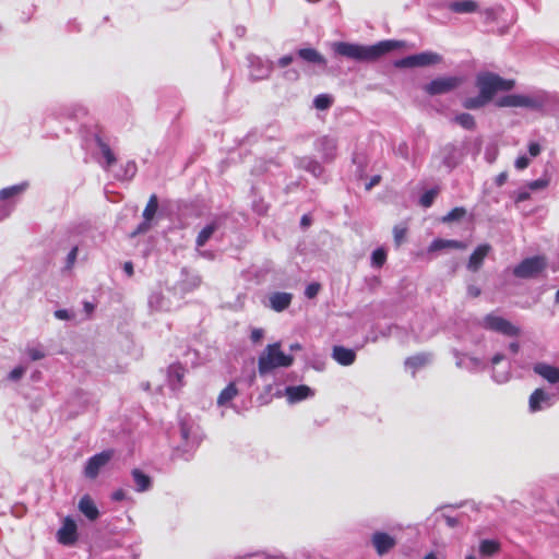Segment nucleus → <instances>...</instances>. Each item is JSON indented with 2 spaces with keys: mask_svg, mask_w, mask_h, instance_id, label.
Instances as JSON below:
<instances>
[{
  "mask_svg": "<svg viewBox=\"0 0 559 559\" xmlns=\"http://www.w3.org/2000/svg\"><path fill=\"white\" fill-rule=\"evenodd\" d=\"M402 47H404V43L394 39L381 40L371 46L346 41H336L333 44L335 53L356 61H374L383 55Z\"/></svg>",
  "mask_w": 559,
  "mask_h": 559,
  "instance_id": "nucleus-1",
  "label": "nucleus"
},
{
  "mask_svg": "<svg viewBox=\"0 0 559 559\" xmlns=\"http://www.w3.org/2000/svg\"><path fill=\"white\" fill-rule=\"evenodd\" d=\"M476 87L489 102L492 100L498 92L511 91L514 85V80H507L493 72H480L476 76Z\"/></svg>",
  "mask_w": 559,
  "mask_h": 559,
  "instance_id": "nucleus-2",
  "label": "nucleus"
},
{
  "mask_svg": "<svg viewBox=\"0 0 559 559\" xmlns=\"http://www.w3.org/2000/svg\"><path fill=\"white\" fill-rule=\"evenodd\" d=\"M293 356L286 355L281 350V344L274 343L266 346L258 360L260 374L270 372L278 367H289L293 365Z\"/></svg>",
  "mask_w": 559,
  "mask_h": 559,
  "instance_id": "nucleus-3",
  "label": "nucleus"
},
{
  "mask_svg": "<svg viewBox=\"0 0 559 559\" xmlns=\"http://www.w3.org/2000/svg\"><path fill=\"white\" fill-rule=\"evenodd\" d=\"M547 267L545 257L535 255L521 261L513 270V274L519 278L536 277Z\"/></svg>",
  "mask_w": 559,
  "mask_h": 559,
  "instance_id": "nucleus-4",
  "label": "nucleus"
},
{
  "mask_svg": "<svg viewBox=\"0 0 559 559\" xmlns=\"http://www.w3.org/2000/svg\"><path fill=\"white\" fill-rule=\"evenodd\" d=\"M464 82L461 76H440L424 86L428 95H441L456 90Z\"/></svg>",
  "mask_w": 559,
  "mask_h": 559,
  "instance_id": "nucleus-5",
  "label": "nucleus"
},
{
  "mask_svg": "<svg viewBox=\"0 0 559 559\" xmlns=\"http://www.w3.org/2000/svg\"><path fill=\"white\" fill-rule=\"evenodd\" d=\"M483 326L486 330L495 331L507 336H519L520 329L502 317L489 313L483 319Z\"/></svg>",
  "mask_w": 559,
  "mask_h": 559,
  "instance_id": "nucleus-6",
  "label": "nucleus"
},
{
  "mask_svg": "<svg viewBox=\"0 0 559 559\" xmlns=\"http://www.w3.org/2000/svg\"><path fill=\"white\" fill-rule=\"evenodd\" d=\"M441 60L440 56L435 52H420L417 55H412L402 59H399L394 62L396 68H416V67H427L430 64H436Z\"/></svg>",
  "mask_w": 559,
  "mask_h": 559,
  "instance_id": "nucleus-7",
  "label": "nucleus"
},
{
  "mask_svg": "<svg viewBox=\"0 0 559 559\" xmlns=\"http://www.w3.org/2000/svg\"><path fill=\"white\" fill-rule=\"evenodd\" d=\"M496 105L498 107H526L531 109H540L543 107V102L534 97L512 94L500 97Z\"/></svg>",
  "mask_w": 559,
  "mask_h": 559,
  "instance_id": "nucleus-8",
  "label": "nucleus"
},
{
  "mask_svg": "<svg viewBox=\"0 0 559 559\" xmlns=\"http://www.w3.org/2000/svg\"><path fill=\"white\" fill-rule=\"evenodd\" d=\"M114 456V450H105L100 453H97L88 459L85 468H84V475L90 478L94 479L98 476L100 469L107 465V463L111 460Z\"/></svg>",
  "mask_w": 559,
  "mask_h": 559,
  "instance_id": "nucleus-9",
  "label": "nucleus"
},
{
  "mask_svg": "<svg viewBox=\"0 0 559 559\" xmlns=\"http://www.w3.org/2000/svg\"><path fill=\"white\" fill-rule=\"evenodd\" d=\"M57 540L64 546L74 545L78 540V526L75 521L67 516L57 532Z\"/></svg>",
  "mask_w": 559,
  "mask_h": 559,
  "instance_id": "nucleus-10",
  "label": "nucleus"
},
{
  "mask_svg": "<svg viewBox=\"0 0 559 559\" xmlns=\"http://www.w3.org/2000/svg\"><path fill=\"white\" fill-rule=\"evenodd\" d=\"M371 543L379 556L388 554L396 545L393 536L384 532H376L372 534Z\"/></svg>",
  "mask_w": 559,
  "mask_h": 559,
  "instance_id": "nucleus-11",
  "label": "nucleus"
},
{
  "mask_svg": "<svg viewBox=\"0 0 559 559\" xmlns=\"http://www.w3.org/2000/svg\"><path fill=\"white\" fill-rule=\"evenodd\" d=\"M490 250H491L490 245H488V243L479 245L471 254L469 260L467 262V269L474 273L479 271L484 263L485 258L488 255Z\"/></svg>",
  "mask_w": 559,
  "mask_h": 559,
  "instance_id": "nucleus-12",
  "label": "nucleus"
},
{
  "mask_svg": "<svg viewBox=\"0 0 559 559\" xmlns=\"http://www.w3.org/2000/svg\"><path fill=\"white\" fill-rule=\"evenodd\" d=\"M543 404L546 406L551 405V395L543 389H536L530 395L528 407L532 413L539 412L543 408Z\"/></svg>",
  "mask_w": 559,
  "mask_h": 559,
  "instance_id": "nucleus-13",
  "label": "nucleus"
},
{
  "mask_svg": "<svg viewBox=\"0 0 559 559\" xmlns=\"http://www.w3.org/2000/svg\"><path fill=\"white\" fill-rule=\"evenodd\" d=\"M317 144L325 160L331 162L335 158L337 151V140L335 138L324 135L318 140Z\"/></svg>",
  "mask_w": 559,
  "mask_h": 559,
  "instance_id": "nucleus-14",
  "label": "nucleus"
},
{
  "mask_svg": "<svg viewBox=\"0 0 559 559\" xmlns=\"http://www.w3.org/2000/svg\"><path fill=\"white\" fill-rule=\"evenodd\" d=\"M533 370L535 373L544 378L546 381H548L551 384H556L559 382V368L545 364V362H537L534 365Z\"/></svg>",
  "mask_w": 559,
  "mask_h": 559,
  "instance_id": "nucleus-15",
  "label": "nucleus"
},
{
  "mask_svg": "<svg viewBox=\"0 0 559 559\" xmlns=\"http://www.w3.org/2000/svg\"><path fill=\"white\" fill-rule=\"evenodd\" d=\"M186 376V368L180 362H174L168 367V381L174 390L183 386V378Z\"/></svg>",
  "mask_w": 559,
  "mask_h": 559,
  "instance_id": "nucleus-16",
  "label": "nucleus"
},
{
  "mask_svg": "<svg viewBox=\"0 0 559 559\" xmlns=\"http://www.w3.org/2000/svg\"><path fill=\"white\" fill-rule=\"evenodd\" d=\"M285 394L290 403H297L313 395V391L308 385L300 384L287 386Z\"/></svg>",
  "mask_w": 559,
  "mask_h": 559,
  "instance_id": "nucleus-17",
  "label": "nucleus"
},
{
  "mask_svg": "<svg viewBox=\"0 0 559 559\" xmlns=\"http://www.w3.org/2000/svg\"><path fill=\"white\" fill-rule=\"evenodd\" d=\"M297 56L305 62L326 67V59L314 48H301L297 50Z\"/></svg>",
  "mask_w": 559,
  "mask_h": 559,
  "instance_id": "nucleus-18",
  "label": "nucleus"
},
{
  "mask_svg": "<svg viewBox=\"0 0 559 559\" xmlns=\"http://www.w3.org/2000/svg\"><path fill=\"white\" fill-rule=\"evenodd\" d=\"M332 357L342 366H350L355 362L356 353L350 348L336 345L333 347Z\"/></svg>",
  "mask_w": 559,
  "mask_h": 559,
  "instance_id": "nucleus-19",
  "label": "nucleus"
},
{
  "mask_svg": "<svg viewBox=\"0 0 559 559\" xmlns=\"http://www.w3.org/2000/svg\"><path fill=\"white\" fill-rule=\"evenodd\" d=\"M79 510L90 520L95 521L99 516L98 508L93 499L85 495L80 499Z\"/></svg>",
  "mask_w": 559,
  "mask_h": 559,
  "instance_id": "nucleus-20",
  "label": "nucleus"
},
{
  "mask_svg": "<svg viewBox=\"0 0 559 559\" xmlns=\"http://www.w3.org/2000/svg\"><path fill=\"white\" fill-rule=\"evenodd\" d=\"M293 295L289 293H274L270 296V305L276 312L284 311L292 304Z\"/></svg>",
  "mask_w": 559,
  "mask_h": 559,
  "instance_id": "nucleus-21",
  "label": "nucleus"
},
{
  "mask_svg": "<svg viewBox=\"0 0 559 559\" xmlns=\"http://www.w3.org/2000/svg\"><path fill=\"white\" fill-rule=\"evenodd\" d=\"M429 360H430L429 354L418 353V354L407 357L405 360V366L407 368L412 369L413 374H415V372L418 369L425 367L429 362Z\"/></svg>",
  "mask_w": 559,
  "mask_h": 559,
  "instance_id": "nucleus-22",
  "label": "nucleus"
},
{
  "mask_svg": "<svg viewBox=\"0 0 559 559\" xmlns=\"http://www.w3.org/2000/svg\"><path fill=\"white\" fill-rule=\"evenodd\" d=\"M445 248L464 250V249H466V245L460 240H449V239L437 238L430 243L429 250L437 251V250H441V249H445Z\"/></svg>",
  "mask_w": 559,
  "mask_h": 559,
  "instance_id": "nucleus-23",
  "label": "nucleus"
},
{
  "mask_svg": "<svg viewBox=\"0 0 559 559\" xmlns=\"http://www.w3.org/2000/svg\"><path fill=\"white\" fill-rule=\"evenodd\" d=\"M501 550V545L496 539H483L479 543V555L481 557H492Z\"/></svg>",
  "mask_w": 559,
  "mask_h": 559,
  "instance_id": "nucleus-24",
  "label": "nucleus"
},
{
  "mask_svg": "<svg viewBox=\"0 0 559 559\" xmlns=\"http://www.w3.org/2000/svg\"><path fill=\"white\" fill-rule=\"evenodd\" d=\"M478 5L473 0L455 1L449 4V9L454 13H472L477 10Z\"/></svg>",
  "mask_w": 559,
  "mask_h": 559,
  "instance_id": "nucleus-25",
  "label": "nucleus"
},
{
  "mask_svg": "<svg viewBox=\"0 0 559 559\" xmlns=\"http://www.w3.org/2000/svg\"><path fill=\"white\" fill-rule=\"evenodd\" d=\"M132 476H133L134 483L136 485L138 491L142 492V491L147 490L151 487L152 481H151L150 476L144 474L140 469L134 468L132 471Z\"/></svg>",
  "mask_w": 559,
  "mask_h": 559,
  "instance_id": "nucleus-26",
  "label": "nucleus"
},
{
  "mask_svg": "<svg viewBox=\"0 0 559 559\" xmlns=\"http://www.w3.org/2000/svg\"><path fill=\"white\" fill-rule=\"evenodd\" d=\"M238 394V389L234 382H230L225 389H223L217 397V404L223 406L235 399Z\"/></svg>",
  "mask_w": 559,
  "mask_h": 559,
  "instance_id": "nucleus-27",
  "label": "nucleus"
},
{
  "mask_svg": "<svg viewBox=\"0 0 559 559\" xmlns=\"http://www.w3.org/2000/svg\"><path fill=\"white\" fill-rule=\"evenodd\" d=\"M488 103L489 100L479 92L477 96L465 98L462 106L465 109L475 110L485 107Z\"/></svg>",
  "mask_w": 559,
  "mask_h": 559,
  "instance_id": "nucleus-28",
  "label": "nucleus"
},
{
  "mask_svg": "<svg viewBox=\"0 0 559 559\" xmlns=\"http://www.w3.org/2000/svg\"><path fill=\"white\" fill-rule=\"evenodd\" d=\"M95 140H96L98 147L102 151L103 156L106 159V166L109 168L112 165H115L117 159H116L114 152L109 147V145L106 142H104L100 136H96Z\"/></svg>",
  "mask_w": 559,
  "mask_h": 559,
  "instance_id": "nucleus-29",
  "label": "nucleus"
},
{
  "mask_svg": "<svg viewBox=\"0 0 559 559\" xmlns=\"http://www.w3.org/2000/svg\"><path fill=\"white\" fill-rule=\"evenodd\" d=\"M216 229H217L216 223H211V224L206 225L204 228H202V230L199 233L197 240H195L197 247L198 248L203 247L209 241V239L213 236V234L215 233Z\"/></svg>",
  "mask_w": 559,
  "mask_h": 559,
  "instance_id": "nucleus-30",
  "label": "nucleus"
},
{
  "mask_svg": "<svg viewBox=\"0 0 559 559\" xmlns=\"http://www.w3.org/2000/svg\"><path fill=\"white\" fill-rule=\"evenodd\" d=\"M26 183H21L1 189L0 201H4L21 194L26 189Z\"/></svg>",
  "mask_w": 559,
  "mask_h": 559,
  "instance_id": "nucleus-31",
  "label": "nucleus"
},
{
  "mask_svg": "<svg viewBox=\"0 0 559 559\" xmlns=\"http://www.w3.org/2000/svg\"><path fill=\"white\" fill-rule=\"evenodd\" d=\"M454 122L466 130H474L476 128L475 118L468 112H462L454 117Z\"/></svg>",
  "mask_w": 559,
  "mask_h": 559,
  "instance_id": "nucleus-32",
  "label": "nucleus"
},
{
  "mask_svg": "<svg viewBox=\"0 0 559 559\" xmlns=\"http://www.w3.org/2000/svg\"><path fill=\"white\" fill-rule=\"evenodd\" d=\"M158 209V198L156 194H152L146 203V206L143 211V218L145 221H152L156 215Z\"/></svg>",
  "mask_w": 559,
  "mask_h": 559,
  "instance_id": "nucleus-33",
  "label": "nucleus"
},
{
  "mask_svg": "<svg viewBox=\"0 0 559 559\" xmlns=\"http://www.w3.org/2000/svg\"><path fill=\"white\" fill-rule=\"evenodd\" d=\"M333 99L328 94H320L313 100V105L318 110H326L331 107Z\"/></svg>",
  "mask_w": 559,
  "mask_h": 559,
  "instance_id": "nucleus-34",
  "label": "nucleus"
},
{
  "mask_svg": "<svg viewBox=\"0 0 559 559\" xmlns=\"http://www.w3.org/2000/svg\"><path fill=\"white\" fill-rule=\"evenodd\" d=\"M466 215V210L464 207H454L443 218L442 222L451 223L462 219Z\"/></svg>",
  "mask_w": 559,
  "mask_h": 559,
  "instance_id": "nucleus-35",
  "label": "nucleus"
},
{
  "mask_svg": "<svg viewBox=\"0 0 559 559\" xmlns=\"http://www.w3.org/2000/svg\"><path fill=\"white\" fill-rule=\"evenodd\" d=\"M386 261V252L383 248H378L372 252L371 263L376 267H381Z\"/></svg>",
  "mask_w": 559,
  "mask_h": 559,
  "instance_id": "nucleus-36",
  "label": "nucleus"
},
{
  "mask_svg": "<svg viewBox=\"0 0 559 559\" xmlns=\"http://www.w3.org/2000/svg\"><path fill=\"white\" fill-rule=\"evenodd\" d=\"M436 197H437V191L435 189L426 191L420 197V200H419L420 205H423L424 207L431 206V204L433 203V200H435Z\"/></svg>",
  "mask_w": 559,
  "mask_h": 559,
  "instance_id": "nucleus-37",
  "label": "nucleus"
},
{
  "mask_svg": "<svg viewBox=\"0 0 559 559\" xmlns=\"http://www.w3.org/2000/svg\"><path fill=\"white\" fill-rule=\"evenodd\" d=\"M407 228L405 226H395L393 228L394 242L400 246L406 237Z\"/></svg>",
  "mask_w": 559,
  "mask_h": 559,
  "instance_id": "nucleus-38",
  "label": "nucleus"
},
{
  "mask_svg": "<svg viewBox=\"0 0 559 559\" xmlns=\"http://www.w3.org/2000/svg\"><path fill=\"white\" fill-rule=\"evenodd\" d=\"M321 288V285L319 283H311L306 287L305 295L311 299L314 298L319 290Z\"/></svg>",
  "mask_w": 559,
  "mask_h": 559,
  "instance_id": "nucleus-39",
  "label": "nucleus"
},
{
  "mask_svg": "<svg viewBox=\"0 0 559 559\" xmlns=\"http://www.w3.org/2000/svg\"><path fill=\"white\" fill-rule=\"evenodd\" d=\"M25 373V368L24 367H15L10 373H9V379L10 380H13V381H16L19 379H21L23 377V374Z\"/></svg>",
  "mask_w": 559,
  "mask_h": 559,
  "instance_id": "nucleus-40",
  "label": "nucleus"
},
{
  "mask_svg": "<svg viewBox=\"0 0 559 559\" xmlns=\"http://www.w3.org/2000/svg\"><path fill=\"white\" fill-rule=\"evenodd\" d=\"M548 186V180L546 179H537L528 183V188L531 190H539L544 189Z\"/></svg>",
  "mask_w": 559,
  "mask_h": 559,
  "instance_id": "nucleus-41",
  "label": "nucleus"
},
{
  "mask_svg": "<svg viewBox=\"0 0 559 559\" xmlns=\"http://www.w3.org/2000/svg\"><path fill=\"white\" fill-rule=\"evenodd\" d=\"M151 228V221H145L142 222L138 227L132 233V236H136V235H140V234H144L146 233L148 229Z\"/></svg>",
  "mask_w": 559,
  "mask_h": 559,
  "instance_id": "nucleus-42",
  "label": "nucleus"
},
{
  "mask_svg": "<svg viewBox=\"0 0 559 559\" xmlns=\"http://www.w3.org/2000/svg\"><path fill=\"white\" fill-rule=\"evenodd\" d=\"M27 354L32 360H39L45 357V353L37 348H29Z\"/></svg>",
  "mask_w": 559,
  "mask_h": 559,
  "instance_id": "nucleus-43",
  "label": "nucleus"
},
{
  "mask_svg": "<svg viewBox=\"0 0 559 559\" xmlns=\"http://www.w3.org/2000/svg\"><path fill=\"white\" fill-rule=\"evenodd\" d=\"M530 164V159L526 156H519L515 160V167L519 170L525 169Z\"/></svg>",
  "mask_w": 559,
  "mask_h": 559,
  "instance_id": "nucleus-44",
  "label": "nucleus"
},
{
  "mask_svg": "<svg viewBox=\"0 0 559 559\" xmlns=\"http://www.w3.org/2000/svg\"><path fill=\"white\" fill-rule=\"evenodd\" d=\"M76 255H78V247H74L72 248V250L69 252L68 257H67V266L68 267H71L75 260H76Z\"/></svg>",
  "mask_w": 559,
  "mask_h": 559,
  "instance_id": "nucleus-45",
  "label": "nucleus"
},
{
  "mask_svg": "<svg viewBox=\"0 0 559 559\" xmlns=\"http://www.w3.org/2000/svg\"><path fill=\"white\" fill-rule=\"evenodd\" d=\"M528 153L531 154V156H534V157L539 155V153H540L539 144L536 143V142L530 143V145H528Z\"/></svg>",
  "mask_w": 559,
  "mask_h": 559,
  "instance_id": "nucleus-46",
  "label": "nucleus"
},
{
  "mask_svg": "<svg viewBox=\"0 0 559 559\" xmlns=\"http://www.w3.org/2000/svg\"><path fill=\"white\" fill-rule=\"evenodd\" d=\"M467 294H468L471 297L476 298V297L480 296L481 290H480V288H479L478 286H476V285H469V286L467 287Z\"/></svg>",
  "mask_w": 559,
  "mask_h": 559,
  "instance_id": "nucleus-47",
  "label": "nucleus"
},
{
  "mask_svg": "<svg viewBox=\"0 0 559 559\" xmlns=\"http://www.w3.org/2000/svg\"><path fill=\"white\" fill-rule=\"evenodd\" d=\"M293 62V56H283L278 59V66L281 68H286Z\"/></svg>",
  "mask_w": 559,
  "mask_h": 559,
  "instance_id": "nucleus-48",
  "label": "nucleus"
},
{
  "mask_svg": "<svg viewBox=\"0 0 559 559\" xmlns=\"http://www.w3.org/2000/svg\"><path fill=\"white\" fill-rule=\"evenodd\" d=\"M507 180H508V173L502 171L496 177V185L498 187H501L507 182Z\"/></svg>",
  "mask_w": 559,
  "mask_h": 559,
  "instance_id": "nucleus-49",
  "label": "nucleus"
},
{
  "mask_svg": "<svg viewBox=\"0 0 559 559\" xmlns=\"http://www.w3.org/2000/svg\"><path fill=\"white\" fill-rule=\"evenodd\" d=\"M263 336V332L262 330H259V329H254L252 332H251V341L257 343L259 342Z\"/></svg>",
  "mask_w": 559,
  "mask_h": 559,
  "instance_id": "nucleus-50",
  "label": "nucleus"
},
{
  "mask_svg": "<svg viewBox=\"0 0 559 559\" xmlns=\"http://www.w3.org/2000/svg\"><path fill=\"white\" fill-rule=\"evenodd\" d=\"M55 317L60 320H67L70 318L68 311L64 309L57 310L55 312Z\"/></svg>",
  "mask_w": 559,
  "mask_h": 559,
  "instance_id": "nucleus-51",
  "label": "nucleus"
},
{
  "mask_svg": "<svg viewBox=\"0 0 559 559\" xmlns=\"http://www.w3.org/2000/svg\"><path fill=\"white\" fill-rule=\"evenodd\" d=\"M123 271L127 273L128 276H132L134 273L132 262H130V261L126 262L123 264Z\"/></svg>",
  "mask_w": 559,
  "mask_h": 559,
  "instance_id": "nucleus-52",
  "label": "nucleus"
},
{
  "mask_svg": "<svg viewBox=\"0 0 559 559\" xmlns=\"http://www.w3.org/2000/svg\"><path fill=\"white\" fill-rule=\"evenodd\" d=\"M126 497L124 491L119 489L112 493V499L116 501H121Z\"/></svg>",
  "mask_w": 559,
  "mask_h": 559,
  "instance_id": "nucleus-53",
  "label": "nucleus"
},
{
  "mask_svg": "<svg viewBox=\"0 0 559 559\" xmlns=\"http://www.w3.org/2000/svg\"><path fill=\"white\" fill-rule=\"evenodd\" d=\"M381 180V177L379 175L377 176H373L371 179H370V182L367 185V189H371L373 186L378 185Z\"/></svg>",
  "mask_w": 559,
  "mask_h": 559,
  "instance_id": "nucleus-54",
  "label": "nucleus"
},
{
  "mask_svg": "<svg viewBox=\"0 0 559 559\" xmlns=\"http://www.w3.org/2000/svg\"><path fill=\"white\" fill-rule=\"evenodd\" d=\"M445 523L450 526V527H454L457 525L459 521L455 519V518H452V516H445Z\"/></svg>",
  "mask_w": 559,
  "mask_h": 559,
  "instance_id": "nucleus-55",
  "label": "nucleus"
},
{
  "mask_svg": "<svg viewBox=\"0 0 559 559\" xmlns=\"http://www.w3.org/2000/svg\"><path fill=\"white\" fill-rule=\"evenodd\" d=\"M504 359V356L502 354H496L492 358H491V362L492 365H498L500 361H502Z\"/></svg>",
  "mask_w": 559,
  "mask_h": 559,
  "instance_id": "nucleus-56",
  "label": "nucleus"
},
{
  "mask_svg": "<svg viewBox=\"0 0 559 559\" xmlns=\"http://www.w3.org/2000/svg\"><path fill=\"white\" fill-rule=\"evenodd\" d=\"M180 430L182 438L187 440L189 438V428L187 427V425L182 424Z\"/></svg>",
  "mask_w": 559,
  "mask_h": 559,
  "instance_id": "nucleus-57",
  "label": "nucleus"
},
{
  "mask_svg": "<svg viewBox=\"0 0 559 559\" xmlns=\"http://www.w3.org/2000/svg\"><path fill=\"white\" fill-rule=\"evenodd\" d=\"M509 348L510 350L513 353V354H518L519 350H520V345L518 342H512L510 345H509Z\"/></svg>",
  "mask_w": 559,
  "mask_h": 559,
  "instance_id": "nucleus-58",
  "label": "nucleus"
},
{
  "mask_svg": "<svg viewBox=\"0 0 559 559\" xmlns=\"http://www.w3.org/2000/svg\"><path fill=\"white\" fill-rule=\"evenodd\" d=\"M310 222H311V221H310V218H309L307 215H304V216L301 217V225H302V226H309V225H310Z\"/></svg>",
  "mask_w": 559,
  "mask_h": 559,
  "instance_id": "nucleus-59",
  "label": "nucleus"
},
{
  "mask_svg": "<svg viewBox=\"0 0 559 559\" xmlns=\"http://www.w3.org/2000/svg\"><path fill=\"white\" fill-rule=\"evenodd\" d=\"M84 308H85L87 313H91L94 310V306L92 304H90V302H85L84 304Z\"/></svg>",
  "mask_w": 559,
  "mask_h": 559,
  "instance_id": "nucleus-60",
  "label": "nucleus"
},
{
  "mask_svg": "<svg viewBox=\"0 0 559 559\" xmlns=\"http://www.w3.org/2000/svg\"><path fill=\"white\" fill-rule=\"evenodd\" d=\"M424 559H437V557L433 552H429L424 557Z\"/></svg>",
  "mask_w": 559,
  "mask_h": 559,
  "instance_id": "nucleus-61",
  "label": "nucleus"
},
{
  "mask_svg": "<svg viewBox=\"0 0 559 559\" xmlns=\"http://www.w3.org/2000/svg\"><path fill=\"white\" fill-rule=\"evenodd\" d=\"M290 348H292L293 350H294V349H300V348H301V346H300L298 343H296V344L290 345Z\"/></svg>",
  "mask_w": 559,
  "mask_h": 559,
  "instance_id": "nucleus-62",
  "label": "nucleus"
},
{
  "mask_svg": "<svg viewBox=\"0 0 559 559\" xmlns=\"http://www.w3.org/2000/svg\"><path fill=\"white\" fill-rule=\"evenodd\" d=\"M555 301H556V304L559 305V289L557 290V293L555 295Z\"/></svg>",
  "mask_w": 559,
  "mask_h": 559,
  "instance_id": "nucleus-63",
  "label": "nucleus"
},
{
  "mask_svg": "<svg viewBox=\"0 0 559 559\" xmlns=\"http://www.w3.org/2000/svg\"><path fill=\"white\" fill-rule=\"evenodd\" d=\"M465 559H476V557L474 555H467Z\"/></svg>",
  "mask_w": 559,
  "mask_h": 559,
  "instance_id": "nucleus-64",
  "label": "nucleus"
}]
</instances>
